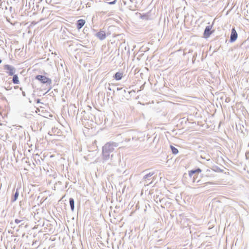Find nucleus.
<instances>
[{"label": "nucleus", "instance_id": "obj_9", "mask_svg": "<svg viewBox=\"0 0 249 249\" xmlns=\"http://www.w3.org/2000/svg\"><path fill=\"white\" fill-rule=\"evenodd\" d=\"M136 130H131L129 131L126 133V137L124 139V141L126 142H129L131 141V140H132V138L134 135V133H135Z\"/></svg>", "mask_w": 249, "mask_h": 249}, {"label": "nucleus", "instance_id": "obj_6", "mask_svg": "<svg viewBox=\"0 0 249 249\" xmlns=\"http://www.w3.org/2000/svg\"><path fill=\"white\" fill-rule=\"evenodd\" d=\"M153 172H149L148 173H146L143 177L142 180L145 182L144 183V185L145 186L148 185L151 182H148V181L151 179V177L152 175H153Z\"/></svg>", "mask_w": 249, "mask_h": 249}, {"label": "nucleus", "instance_id": "obj_27", "mask_svg": "<svg viewBox=\"0 0 249 249\" xmlns=\"http://www.w3.org/2000/svg\"><path fill=\"white\" fill-rule=\"evenodd\" d=\"M2 61L0 59V64L1 63Z\"/></svg>", "mask_w": 249, "mask_h": 249}, {"label": "nucleus", "instance_id": "obj_22", "mask_svg": "<svg viewBox=\"0 0 249 249\" xmlns=\"http://www.w3.org/2000/svg\"><path fill=\"white\" fill-rule=\"evenodd\" d=\"M22 220H18V219H16L15 220V222L16 223V224H18L19 223H20Z\"/></svg>", "mask_w": 249, "mask_h": 249}, {"label": "nucleus", "instance_id": "obj_21", "mask_svg": "<svg viewBox=\"0 0 249 249\" xmlns=\"http://www.w3.org/2000/svg\"><path fill=\"white\" fill-rule=\"evenodd\" d=\"M116 0H113V1H110V2H107V3H108V4H110V5H112V4H115V3H116Z\"/></svg>", "mask_w": 249, "mask_h": 249}, {"label": "nucleus", "instance_id": "obj_7", "mask_svg": "<svg viewBox=\"0 0 249 249\" xmlns=\"http://www.w3.org/2000/svg\"><path fill=\"white\" fill-rule=\"evenodd\" d=\"M212 28V26H207L206 27L203 33L205 38H208L213 33V32L211 31Z\"/></svg>", "mask_w": 249, "mask_h": 249}, {"label": "nucleus", "instance_id": "obj_29", "mask_svg": "<svg viewBox=\"0 0 249 249\" xmlns=\"http://www.w3.org/2000/svg\"><path fill=\"white\" fill-rule=\"evenodd\" d=\"M147 172V170H145L143 172L146 173Z\"/></svg>", "mask_w": 249, "mask_h": 249}, {"label": "nucleus", "instance_id": "obj_3", "mask_svg": "<svg viewBox=\"0 0 249 249\" xmlns=\"http://www.w3.org/2000/svg\"><path fill=\"white\" fill-rule=\"evenodd\" d=\"M118 146L119 143L109 142L106 143L102 148L111 153L114 150L115 148L117 147Z\"/></svg>", "mask_w": 249, "mask_h": 249}, {"label": "nucleus", "instance_id": "obj_12", "mask_svg": "<svg viewBox=\"0 0 249 249\" xmlns=\"http://www.w3.org/2000/svg\"><path fill=\"white\" fill-rule=\"evenodd\" d=\"M142 137V133L136 131L132 138V141L134 143Z\"/></svg>", "mask_w": 249, "mask_h": 249}, {"label": "nucleus", "instance_id": "obj_20", "mask_svg": "<svg viewBox=\"0 0 249 249\" xmlns=\"http://www.w3.org/2000/svg\"><path fill=\"white\" fill-rule=\"evenodd\" d=\"M154 200L155 201L158 203V202L159 201L160 203H162L164 201V199L163 198H160V197H159L158 196H157L155 198H154Z\"/></svg>", "mask_w": 249, "mask_h": 249}, {"label": "nucleus", "instance_id": "obj_8", "mask_svg": "<svg viewBox=\"0 0 249 249\" xmlns=\"http://www.w3.org/2000/svg\"><path fill=\"white\" fill-rule=\"evenodd\" d=\"M237 36H238V35H237V33L235 28H232L231 32V36H230V41L231 42H234L236 40Z\"/></svg>", "mask_w": 249, "mask_h": 249}, {"label": "nucleus", "instance_id": "obj_17", "mask_svg": "<svg viewBox=\"0 0 249 249\" xmlns=\"http://www.w3.org/2000/svg\"><path fill=\"white\" fill-rule=\"evenodd\" d=\"M13 77V79H12V81H13V83L15 84H19V80H18V76L17 74H14L12 75Z\"/></svg>", "mask_w": 249, "mask_h": 249}, {"label": "nucleus", "instance_id": "obj_18", "mask_svg": "<svg viewBox=\"0 0 249 249\" xmlns=\"http://www.w3.org/2000/svg\"><path fill=\"white\" fill-rule=\"evenodd\" d=\"M18 196H19L18 191V189H17L15 194L14 195L13 197L12 198V201L15 202V201H16L18 198Z\"/></svg>", "mask_w": 249, "mask_h": 249}, {"label": "nucleus", "instance_id": "obj_24", "mask_svg": "<svg viewBox=\"0 0 249 249\" xmlns=\"http://www.w3.org/2000/svg\"><path fill=\"white\" fill-rule=\"evenodd\" d=\"M22 94L23 96L25 97L26 96V93L24 91H22Z\"/></svg>", "mask_w": 249, "mask_h": 249}, {"label": "nucleus", "instance_id": "obj_2", "mask_svg": "<svg viewBox=\"0 0 249 249\" xmlns=\"http://www.w3.org/2000/svg\"><path fill=\"white\" fill-rule=\"evenodd\" d=\"M35 79L39 81L42 84H46L47 85H49L50 86L47 92L52 89L51 84L52 83V81L50 78L43 75H37L36 76Z\"/></svg>", "mask_w": 249, "mask_h": 249}, {"label": "nucleus", "instance_id": "obj_15", "mask_svg": "<svg viewBox=\"0 0 249 249\" xmlns=\"http://www.w3.org/2000/svg\"><path fill=\"white\" fill-rule=\"evenodd\" d=\"M123 75V72L118 71L115 73V74L113 76V77L116 80L119 81L122 78Z\"/></svg>", "mask_w": 249, "mask_h": 249}, {"label": "nucleus", "instance_id": "obj_14", "mask_svg": "<svg viewBox=\"0 0 249 249\" xmlns=\"http://www.w3.org/2000/svg\"><path fill=\"white\" fill-rule=\"evenodd\" d=\"M86 21L85 20L80 19L77 21L76 22V28L77 29L80 30L81 29L84 24H85Z\"/></svg>", "mask_w": 249, "mask_h": 249}, {"label": "nucleus", "instance_id": "obj_25", "mask_svg": "<svg viewBox=\"0 0 249 249\" xmlns=\"http://www.w3.org/2000/svg\"><path fill=\"white\" fill-rule=\"evenodd\" d=\"M36 103H40V99H37L36 100Z\"/></svg>", "mask_w": 249, "mask_h": 249}, {"label": "nucleus", "instance_id": "obj_4", "mask_svg": "<svg viewBox=\"0 0 249 249\" xmlns=\"http://www.w3.org/2000/svg\"><path fill=\"white\" fill-rule=\"evenodd\" d=\"M201 172V170L199 168L195 170H192L189 172V176L193 182H195L196 180L198 178V176H196V174L199 173Z\"/></svg>", "mask_w": 249, "mask_h": 249}, {"label": "nucleus", "instance_id": "obj_16", "mask_svg": "<svg viewBox=\"0 0 249 249\" xmlns=\"http://www.w3.org/2000/svg\"><path fill=\"white\" fill-rule=\"evenodd\" d=\"M70 205L71 207V209L72 212H73L74 210V200L73 198L71 197L69 199Z\"/></svg>", "mask_w": 249, "mask_h": 249}, {"label": "nucleus", "instance_id": "obj_5", "mask_svg": "<svg viewBox=\"0 0 249 249\" xmlns=\"http://www.w3.org/2000/svg\"><path fill=\"white\" fill-rule=\"evenodd\" d=\"M4 69L6 71V72L10 76L14 75L16 71L15 68L8 64L4 65Z\"/></svg>", "mask_w": 249, "mask_h": 249}, {"label": "nucleus", "instance_id": "obj_26", "mask_svg": "<svg viewBox=\"0 0 249 249\" xmlns=\"http://www.w3.org/2000/svg\"><path fill=\"white\" fill-rule=\"evenodd\" d=\"M248 154H247V153H246V156L247 157H248Z\"/></svg>", "mask_w": 249, "mask_h": 249}, {"label": "nucleus", "instance_id": "obj_1", "mask_svg": "<svg viewBox=\"0 0 249 249\" xmlns=\"http://www.w3.org/2000/svg\"><path fill=\"white\" fill-rule=\"evenodd\" d=\"M117 90H119L118 96L119 99L121 102H125L126 101H128L130 97V94L131 91H126L124 89H123L122 88H117Z\"/></svg>", "mask_w": 249, "mask_h": 249}, {"label": "nucleus", "instance_id": "obj_11", "mask_svg": "<svg viewBox=\"0 0 249 249\" xmlns=\"http://www.w3.org/2000/svg\"><path fill=\"white\" fill-rule=\"evenodd\" d=\"M195 182L196 183L197 185H201L205 184H213V183L211 182H206L203 176L201 177V178L198 179L197 178L194 183Z\"/></svg>", "mask_w": 249, "mask_h": 249}, {"label": "nucleus", "instance_id": "obj_23", "mask_svg": "<svg viewBox=\"0 0 249 249\" xmlns=\"http://www.w3.org/2000/svg\"><path fill=\"white\" fill-rule=\"evenodd\" d=\"M107 89L109 91H111V87H110V84H107Z\"/></svg>", "mask_w": 249, "mask_h": 249}, {"label": "nucleus", "instance_id": "obj_10", "mask_svg": "<svg viewBox=\"0 0 249 249\" xmlns=\"http://www.w3.org/2000/svg\"><path fill=\"white\" fill-rule=\"evenodd\" d=\"M111 152H108L107 150L102 148V159L104 161L107 160L110 158V153Z\"/></svg>", "mask_w": 249, "mask_h": 249}, {"label": "nucleus", "instance_id": "obj_19", "mask_svg": "<svg viewBox=\"0 0 249 249\" xmlns=\"http://www.w3.org/2000/svg\"><path fill=\"white\" fill-rule=\"evenodd\" d=\"M170 148H171V151H172V152L173 154H177L178 153V149L177 148H176L175 147H174L172 145H171Z\"/></svg>", "mask_w": 249, "mask_h": 249}, {"label": "nucleus", "instance_id": "obj_28", "mask_svg": "<svg viewBox=\"0 0 249 249\" xmlns=\"http://www.w3.org/2000/svg\"><path fill=\"white\" fill-rule=\"evenodd\" d=\"M20 90H22V88H20Z\"/></svg>", "mask_w": 249, "mask_h": 249}, {"label": "nucleus", "instance_id": "obj_13", "mask_svg": "<svg viewBox=\"0 0 249 249\" xmlns=\"http://www.w3.org/2000/svg\"><path fill=\"white\" fill-rule=\"evenodd\" d=\"M95 36L101 40L105 39L106 37V33L103 30H100L99 32L97 33Z\"/></svg>", "mask_w": 249, "mask_h": 249}]
</instances>
